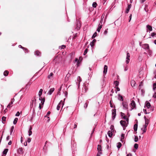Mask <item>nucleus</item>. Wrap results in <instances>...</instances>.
Returning a JSON list of instances; mask_svg holds the SVG:
<instances>
[{
	"instance_id": "f257e3e1",
	"label": "nucleus",
	"mask_w": 156,
	"mask_h": 156,
	"mask_svg": "<svg viewBox=\"0 0 156 156\" xmlns=\"http://www.w3.org/2000/svg\"><path fill=\"white\" fill-rule=\"evenodd\" d=\"M111 131H109L107 133L108 136L110 137H111L112 135V132L114 131V126L113 125H111L110 127Z\"/></svg>"
},
{
	"instance_id": "f03ea898",
	"label": "nucleus",
	"mask_w": 156,
	"mask_h": 156,
	"mask_svg": "<svg viewBox=\"0 0 156 156\" xmlns=\"http://www.w3.org/2000/svg\"><path fill=\"white\" fill-rule=\"evenodd\" d=\"M120 122L121 126L123 127V129H125V128L127 126L128 122L127 123L126 121L123 120H121Z\"/></svg>"
},
{
	"instance_id": "7ed1b4c3",
	"label": "nucleus",
	"mask_w": 156,
	"mask_h": 156,
	"mask_svg": "<svg viewBox=\"0 0 156 156\" xmlns=\"http://www.w3.org/2000/svg\"><path fill=\"white\" fill-rule=\"evenodd\" d=\"M64 105V103L62 101H61L60 102L58 105L57 107V109L58 110H59L60 108L61 107H62V108L63 105Z\"/></svg>"
},
{
	"instance_id": "20e7f679",
	"label": "nucleus",
	"mask_w": 156,
	"mask_h": 156,
	"mask_svg": "<svg viewBox=\"0 0 156 156\" xmlns=\"http://www.w3.org/2000/svg\"><path fill=\"white\" fill-rule=\"evenodd\" d=\"M116 111V110L115 109H112V119L113 120H114L115 117Z\"/></svg>"
},
{
	"instance_id": "39448f33",
	"label": "nucleus",
	"mask_w": 156,
	"mask_h": 156,
	"mask_svg": "<svg viewBox=\"0 0 156 156\" xmlns=\"http://www.w3.org/2000/svg\"><path fill=\"white\" fill-rule=\"evenodd\" d=\"M142 48L146 51L149 50V45L148 44H145L142 45Z\"/></svg>"
},
{
	"instance_id": "423d86ee",
	"label": "nucleus",
	"mask_w": 156,
	"mask_h": 156,
	"mask_svg": "<svg viewBox=\"0 0 156 156\" xmlns=\"http://www.w3.org/2000/svg\"><path fill=\"white\" fill-rule=\"evenodd\" d=\"M130 106H131V108L129 110L131 111L136 107V104L134 101H132L130 104Z\"/></svg>"
},
{
	"instance_id": "0eeeda50",
	"label": "nucleus",
	"mask_w": 156,
	"mask_h": 156,
	"mask_svg": "<svg viewBox=\"0 0 156 156\" xmlns=\"http://www.w3.org/2000/svg\"><path fill=\"white\" fill-rule=\"evenodd\" d=\"M129 57H130L129 54V53L127 52V54H126V63L127 64L129 62V61L130 60Z\"/></svg>"
},
{
	"instance_id": "6e6552de",
	"label": "nucleus",
	"mask_w": 156,
	"mask_h": 156,
	"mask_svg": "<svg viewBox=\"0 0 156 156\" xmlns=\"http://www.w3.org/2000/svg\"><path fill=\"white\" fill-rule=\"evenodd\" d=\"M122 105L123 109H128V104L126 102H122Z\"/></svg>"
},
{
	"instance_id": "1a4fd4ad",
	"label": "nucleus",
	"mask_w": 156,
	"mask_h": 156,
	"mask_svg": "<svg viewBox=\"0 0 156 156\" xmlns=\"http://www.w3.org/2000/svg\"><path fill=\"white\" fill-rule=\"evenodd\" d=\"M108 70V66H107L105 65L104 66L103 71L104 74H106L107 73Z\"/></svg>"
},
{
	"instance_id": "9d476101",
	"label": "nucleus",
	"mask_w": 156,
	"mask_h": 156,
	"mask_svg": "<svg viewBox=\"0 0 156 156\" xmlns=\"http://www.w3.org/2000/svg\"><path fill=\"white\" fill-rule=\"evenodd\" d=\"M145 125L144 126H145V127H147L149 124V120L148 119H147L146 118V117L145 116Z\"/></svg>"
},
{
	"instance_id": "9b49d317",
	"label": "nucleus",
	"mask_w": 156,
	"mask_h": 156,
	"mask_svg": "<svg viewBox=\"0 0 156 156\" xmlns=\"http://www.w3.org/2000/svg\"><path fill=\"white\" fill-rule=\"evenodd\" d=\"M32 128L31 126H30L29 130L28 131V135L29 136H31L32 134Z\"/></svg>"
},
{
	"instance_id": "f8f14e48",
	"label": "nucleus",
	"mask_w": 156,
	"mask_h": 156,
	"mask_svg": "<svg viewBox=\"0 0 156 156\" xmlns=\"http://www.w3.org/2000/svg\"><path fill=\"white\" fill-rule=\"evenodd\" d=\"M77 81H78V82L77 83H76V84H78L79 87L80 86V83L81 81V80L80 76H78L77 78Z\"/></svg>"
},
{
	"instance_id": "ddd939ff",
	"label": "nucleus",
	"mask_w": 156,
	"mask_h": 156,
	"mask_svg": "<svg viewBox=\"0 0 156 156\" xmlns=\"http://www.w3.org/2000/svg\"><path fill=\"white\" fill-rule=\"evenodd\" d=\"M54 90L55 88H51L48 93V94L50 95H51L52 92L54 91Z\"/></svg>"
},
{
	"instance_id": "4468645a",
	"label": "nucleus",
	"mask_w": 156,
	"mask_h": 156,
	"mask_svg": "<svg viewBox=\"0 0 156 156\" xmlns=\"http://www.w3.org/2000/svg\"><path fill=\"white\" fill-rule=\"evenodd\" d=\"M96 40L94 39L93 40L92 42L90 43V44L91 47H93L95 43L96 42Z\"/></svg>"
},
{
	"instance_id": "2eb2a0df",
	"label": "nucleus",
	"mask_w": 156,
	"mask_h": 156,
	"mask_svg": "<svg viewBox=\"0 0 156 156\" xmlns=\"http://www.w3.org/2000/svg\"><path fill=\"white\" fill-rule=\"evenodd\" d=\"M118 99L120 101H123V100L122 96L119 94H118Z\"/></svg>"
},
{
	"instance_id": "dca6fc26",
	"label": "nucleus",
	"mask_w": 156,
	"mask_h": 156,
	"mask_svg": "<svg viewBox=\"0 0 156 156\" xmlns=\"http://www.w3.org/2000/svg\"><path fill=\"white\" fill-rule=\"evenodd\" d=\"M147 30H149L150 31H151L152 30V27L151 26L148 25L147 26Z\"/></svg>"
},
{
	"instance_id": "f3484780",
	"label": "nucleus",
	"mask_w": 156,
	"mask_h": 156,
	"mask_svg": "<svg viewBox=\"0 0 156 156\" xmlns=\"http://www.w3.org/2000/svg\"><path fill=\"white\" fill-rule=\"evenodd\" d=\"M102 25L101 24L100 25V24H99V25L97 29V31L98 32H100L101 29V28L102 27Z\"/></svg>"
},
{
	"instance_id": "a211bd4d",
	"label": "nucleus",
	"mask_w": 156,
	"mask_h": 156,
	"mask_svg": "<svg viewBox=\"0 0 156 156\" xmlns=\"http://www.w3.org/2000/svg\"><path fill=\"white\" fill-rule=\"evenodd\" d=\"M131 85L132 87H134L136 83L135 82L134 80H131L130 81Z\"/></svg>"
},
{
	"instance_id": "6ab92c4d",
	"label": "nucleus",
	"mask_w": 156,
	"mask_h": 156,
	"mask_svg": "<svg viewBox=\"0 0 156 156\" xmlns=\"http://www.w3.org/2000/svg\"><path fill=\"white\" fill-rule=\"evenodd\" d=\"M53 75V73H51L50 74L48 75V78L49 79H51L52 77V76Z\"/></svg>"
},
{
	"instance_id": "aec40b11",
	"label": "nucleus",
	"mask_w": 156,
	"mask_h": 156,
	"mask_svg": "<svg viewBox=\"0 0 156 156\" xmlns=\"http://www.w3.org/2000/svg\"><path fill=\"white\" fill-rule=\"evenodd\" d=\"M105 12H104L103 14H102V16L101 18V22H100V23H101V24H102V20H103V19L104 18V16H105Z\"/></svg>"
},
{
	"instance_id": "412c9836",
	"label": "nucleus",
	"mask_w": 156,
	"mask_h": 156,
	"mask_svg": "<svg viewBox=\"0 0 156 156\" xmlns=\"http://www.w3.org/2000/svg\"><path fill=\"white\" fill-rule=\"evenodd\" d=\"M105 12H104L103 14H102V16L101 18V22H100V23H101V24H102V20H103V19L104 18V16H105Z\"/></svg>"
},
{
	"instance_id": "4be33fe9",
	"label": "nucleus",
	"mask_w": 156,
	"mask_h": 156,
	"mask_svg": "<svg viewBox=\"0 0 156 156\" xmlns=\"http://www.w3.org/2000/svg\"><path fill=\"white\" fill-rule=\"evenodd\" d=\"M105 12H104L103 14H102V16L101 18V22H100V23H101V24H102V20H103V19L104 18V16H105Z\"/></svg>"
},
{
	"instance_id": "5701e85b",
	"label": "nucleus",
	"mask_w": 156,
	"mask_h": 156,
	"mask_svg": "<svg viewBox=\"0 0 156 156\" xmlns=\"http://www.w3.org/2000/svg\"><path fill=\"white\" fill-rule=\"evenodd\" d=\"M137 124H135L133 126L134 130L135 131H136L137 129Z\"/></svg>"
},
{
	"instance_id": "b1692460",
	"label": "nucleus",
	"mask_w": 156,
	"mask_h": 156,
	"mask_svg": "<svg viewBox=\"0 0 156 156\" xmlns=\"http://www.w3.org/2000/svg\"><path fill=\"white\" fill-rule=\"evenodd\" d=\"M42 92H43V90L41 89H40L39 91V93H38V95L40 97L41 96L42 93Z\"/></svg>"
},
{
	"instance_id": "393cba45",
	"label": "nucleus",
	"mask_w": 156,
	"mask_h": 156,
	"mask_svg": "<svg viewBox=\"0 0 156 156\" xmlns=\"http://www.w3.org/2000/svg\"><path fill=\"white\" fill-rule=\"evenodd\" d=\"M156 89V83H155L153 84V90L154 92H155V89Z\"/></svg>"
},
{
	"instance_id": "a878e982",
	"label": "nucleus",
	"mask_w": 156,
	"mask_h": 156,
	"mask_svg": "<svg viewBox=\"0 0 156 156\" xmlns=\"http://www.w3.org/2000/svg\"><path fill=\"white\" fill-rule=\"evenodd\" d=\"M40 52L38 51H37L35 52V55L37 56H40Z\"/></svg>"
},
{
	"instance_id": "bb28decb",
	"label": "nucleus",
	"mask_w": 156,
	"mask_h": 156,
	"mask_svg": "<svg viewBox=\"0 0 156 156\" xmlns=\"http://www.w3.org/2000/svg\"><path fill=\"white\" fill-rule=\"evenodd\" d=\"M39 99L40 100V101H41V103H42V105H43L44 104V101H45V99H42V98H39Z\"/></svg>"
},
{
	"instance_id": "cd10ccee",
	"label": "nucleus",
	"mask_w": 156,
	"mask_h": 156,
	"mask_svg": "<svg viewBox=\"0 0 156 156\" xmlns=\"http://www.w3.org/2000/svg\"><path fill=\"white\" fill-rule=\"evenodd\" d=\"M8 151V149H5L3 152V154H6Z\"/></svg>"
},
{
	"instance_id": "c85d7f7f",
	"label": "nucleus",
	"mask_w": 156,
	"mask_h": 156,
	"mask_svg": "<svg viewBox=\"0 0 156 156\" xmlns=\"http://www.w3.org/2000/svg\"><path fill=\"white\" fill-rule=\"evenodd\" d=\"M147 51V52L148 53L149 55L151 56V54H152V51L151 50L149 49V50H148Z\"/></svg>"
},
{
	"instance_id": "c756f323",
	"label": "nucleus",
	"mask_w": 156,
	"mask_h": 156,
	"mask_svg": "<svg viewBox=\"0 0 156 156\" xmlns=\"http://www.w3.org/2000/svg\"><path fill=\"white\" fill-rule=\"evenodd\" d=\"M97 5V4L96 2H94L92 4V6L94 8L96 7Z\"/></svg>"
},
{
	"instance_id": "7c9ffc66",
	"label": "nucleus",
	"mask_w": 156,
	"mask_h": 156,
	"mask_svg": "<svg viewBox=\"0 0 156 156\" xmlns=\"http://www.w3.org/2000/svg\"><path fill=\"white\" fill-rule=\"evenodd\" d=\"M9 73V71L7 70H5L4 73L3 74L4 76H6L8 75Z\"/></svg>"
},
{
	"instance_id": "2f4dec72",
	"label": "nucleus",
	"mask_w": 156,
	"mask_h": 156,
	"mask_svg": "<svg viewBox=\"0 0 156 156\" xmlns=\"http://www.w3.org/2000/svg\"><path fill=\"white\" fill-rule=\"evenodd\" d=\"M122 146L121 143L119 142L117 144V147L118 149L120 148Z\"/></svg>"
},
{
	"instance_id": "473e14b6",
	"label": "nucleus",
	"mask_w": 156,
	"mask_h": 156,
	"mask_svg": "<svg viewBox=\"0 0 156 156\" xmlns=\"http://www.w3.org/2000/svg\"><path fill=\"white\" fill-rule=\"evenodd\" d=\"M114 84L115 86H118L119 84V82L117 81H114Z\"/></svg>"
},
{
	"instance_id": "72a5a7b5",
	"label": "nucleus",
	"mask_w": 156,
	"mask_h": 156,
	"mask_svg": "<svg viewBox=\"0 0 156 156\" xmlns=\"http://www.w3.org/2000/svg\"><path fill=\"white\" fill-rule=\"evenodd\" d=\"M123 119H124L126 120L127 122H128V119L127 118V116H124L123 117H122Z\"/></svg>"
},
{
	"instance_id": "f704fd0d",
	"label": "nucleus",
	"mask_w": 156,
	"mask_h": 156,
	"mask_svg": "<svg viewBox=\"0 0 156 156\" xmlns=\"http://www.w3.org/2000/svg\"><path fill=\"white\" fill-rule=\"evenodd\" d=\"M18 120V119L17 118H15L14 120V121L13 122V123L14 124H16L17 123Z\"/></svg>"
},
{
	"instance_id": "c9c22d12",
	"label": "nucleus",
	"mask_w": 156,
	"mask_h": 156,
	"mask_svg": "<svg viewBox=\"0 0 156 156\" xmlns=\"http://www.w3.org/2000/svg\"><path fill=\"white\" fill-rule=\"evenodd\" d=\"M146 106L148 108H149L150 107H151V104L149 102H147L146 104Z\"/></svg>"
},
{
	"instance_id": "e433bc0d",
	"label": "nucleus",
	"mask_w": 156,
	"mask_h": 156,
	"mask_svg": "<svg viewBox=\"0 0 156 156\" xmlns=\"http://www.w3.org/2000/svg\"><path fill=\"white\" fill-rule=\"evenodd\" d=\"M134 147L136 149H137L138 147V145L137 144H135L134 145Z\"/></svg>"
},
{
	"instance_id": "4c0bfd02",
	"label": "nucleus",
	"mask_w": 156,
	"mask_h": 156,
	"mask_svg": "<svg viewBox=\"0 0 156 156\" xmlns=\"http://www.w3.org/2000/svg\"><path fill=\"white\" fill-rule=\"evenodd\" d=\"M143 130V133H145L146 131L147 130V127H145V126H144V129H142Z\"/></svg>"
},
{
	"instance_id": "58836bf2",
	"label": "nucleus",
	"mask_w": 156,
	"mask_h": 156,
	"mask_svg": "<svg viewBox=\"0 0 156 156\" xmlns=\"http://www.w3.org/2000/svg\"><path fill=\"white\" fill-rule=\"evenodd\" d=\"M14 126H12L11 127V130H10V134L11 135L12 134V132L13 131V130L14 129Z\"/></svg>"
},
{
	"instance_id": "ea45409f",
	"label": "nucleus",
	"mask_w": 156,
	"mask_h": 156,
	"mask_svg": "<svg viewBox=\"0 0 156 156\" xmlns=\"http://www.w3.org/2000/svg\"><path fill=\"white\" fill-rule=\"evenodd\" d=\"M96 36H97V33L96 32L92 35V39L94 38Z\"/></svg>"
},
{
	"instance_id": "a19ab883",
	"label": "nucleus",
	"mask_w": 156,
	"mask_h": 156,
	"mask_svg": "<svg viewBox=\"0 0 156 156\" xmlns=\"http://www.w3.org/2000/svg\"><path fill=\"white\" fill-rule=\"evenodd\" d=\"M138 140V137L137 136H135L134 138V141L135 142H137Z\"/></svg>"
},
{
	"instance_id": "79ce46f5",
	"label": "nucleus",
	"mask_w": 156,
	"mask_h": 156,
	"mask_svg": "<svg viewBox=\"0 0 156 156\" xmlns=\"http://www.w3.org/2000/svg\"><path fill=\"white\" fill-rule=\"evenodd\" d=\"M131 4H129L128 5V7L126 9V10H130V9L131 8Z\"/></svg>"
},
{
	"instance_id": "37998d69",
	"label": "nucleus",
	"mask_w": 156,
	"mask_h": 156,
	"mask_svg": "<svg viewBox=\"0 0 156 156\" xmlns=\"http://www.w3.org/2000/svg\"><path fill=\"white\" fill-rule=\"evenodd\" d=\"M13 104L12 102H11L10 103H9V105H8L7 107V108H10V107L12 106V105Z\"/></svg>"
},
{
	"instance_id": "c03bdc74",
	"label": "nucleus",
	"mask_w": 156,
	"mask_h": 156,
	"mask_svg": "<svg viewBox=\"0 0 156 156\" xmlns=\"http://www.w3.org/2000/svg\"><path fill=\"white\" fill-rule=\"evenodd\" d=\"M66 46L64 45H62L61 46L59 47V48L60 49H64L65 48Z\"/></svg>"
},
{
	"instance_id": "a18cd8bd",
	"label": "nucleus",
	"mask_w": 156,
	"mask_h": 156,
	"mask_svg": "<svg viewBox=\"0 0 156 156\" xmlns=\"http://www.w3.org/2000/svg\"><path fill=\"white\" fill-rule=\"evenodd\" d=\"M88 51V49L87 48H86L84 51L83 55H85L87 52Z\"/></svg>"
},
{
	"instance_id": "49530a36",
	"label": "nucleus",
	"mask_w": 156,
	"mask_h": 156,
	"mask_svg": "<svg viewBox=\"0 0 156 156\" xmlns=\"http://www.w3.org/2000/svg\"><path fill=\"white\" fill-rule=\"evenodd\" d=\"M121 140H122V139H123L124 138V137H125L124 134H122L121 135Z\"/></svg>"
},
{
	"instance_id": "de8ad7c7",
	"label": "nucleus",
	"mask_w": 156,
	"mask_h": 156,
	"mask_svg": "<svg viewBox=\"0 0 156 156\" xmlns=\"http://www.w3.org/2000/svg\"><path fill=\"white\" fill-rule=\"evenodd\" d=\"M98 149V150L99 151H101V146L100 145H98V148H97Z\"/></svg>"
},
{
	"instance_id": "09e8293b",
	"label": "nucleus",
	"mask_w": 156,
	"mask_h": 156,
	"mask_svg": "<svg viewBox=\"0 0 156 156\" xmlns=\"http://www.w3.org/2000/svg\"><path fill=\"white\" fill-rule=\"evenodd\" d=\"M23 51H24L25 53H27L28 51V50L27 49L25 48H23Z\"/></svg>"
},
{
	"instance_id": "8fccbe9b",
	"label": "nucleus",
	"mask_w": 156,
	"mask_h": 156,
	"mask_svg": "<svg viewBox=\"0 0 156 156\" xmlns=\"http://www.w3.org/2000/svg\"><path fill=\"white\" fill-rule=\"evenodd\" d=\"M120 114L121 116L122 117H123L124 116H125V114L122 112H120Z\"/></svg>"
},
{
	"instance_id": "3c124183",
	"label": "nucleus",
	"mask_w": 156,
	"mask_h": 156,
	"mask_svg": "<svg viewBox=\"0 0 156 156\" xmlns=\"http://www.w3.org/2000/svg\"><path fill=\"white\" fill-rule=\"evenodd\" d=\"M143 111H144V112L145 114H147L149 113V112H147L146 109H144Z\"/></svg>"
},
{
	"instance_id": "603ef678",
	"label": "nucleus",
	"mask_w": 156,
	"mask_h": 156,
	"mask_svg": "<svg viewBox=\"0 0 156 156\" xmlns=\"http://www.w3.org/2000/svg\"><path fill=\"white\" fill-rule=\"evenodd\" d=\"M50 113H51V112H50V111H48V112H47V115H46L45 116V117H47L48 116V115H50Z\"/></svg>"
},
{
	"instance_id": "864d4df0",
	"label": "nucleus",
	"mask_w": 156,
	"mask_h": 156,
	"mask_svg": "<svg viewBox=\"0 0 156 156\" xmlns=\"http://www.w3.org/2000/svg\"><path fill=\"white\" fill-rule=\"evenodd\" d=\"M20 115V113L19 112H17L16 113V114L15 115L16 116H18Z\"/></svg>"
},
{
	"instance_id": "5fc2aeb1",
	"label": "nucleus",
	"mask_w": 156,
	"mask_h": 156,
	"mask_svg": "<svg viewBox=\"0 0 156 156\" xmlns=\"http://www.w3.org/2000/svg\"><path fill=\"white\" fill-rule=\"evenodd\" d=\"M88 103H87V102H86L85 105H84V107L85 108H86L87 107V105H88Z\"/></svg>"
},
{
	"instance_id": "6e6d98bb",
	"label": "nucleus",
	"mask_w": 156,
	"mask_h": 156,
	"mask_svg": "<svg viewBox=\"0 0 156 156\" xmlns=\"http://www.w3.org/2000/svg\"><path fill=\"white\" fill-rule=\"evenodd\" d=\"M132 14H130V16H129V22H130V20L131 19V18H132Z\"/></svg>"
},
{
	"instance_id": "4d7b16f0",
	"label": "nucleus",
	"mask_w": 156,
	"mask_h": 156,
	"mask_svg": "<svg viewBox=\"0 0 156 156\" xmlns=\"http://www.w3.org/2000/svg\"><path fill=\"white\" fill-rule=\"evenodd\" d=\"M151 35L152 37H153L156 35V34L154 33H153L151 34Z\"/></svg>"
},
{
	"instance_id": "13d9d810",
	"label": "nucleus",
	"mask_w": 156,
	"mask_h": 156,
	"mask_svg": "<svg viewBox=\"0 0 156 156\" xmlns=\"http://www.w3.org/2000/svg\"><path fill=\"white\" fill-rule=\"evenodd\" d=\"M31 140V139H30V138H28V139H27V142L28 143H30V142Z\"/></svg>"
},
{
	"instance_id": "bf43d9fd",
	"label": "nucleus",
	"mask_w": 156,
	"mask_h": 156,
	"mask_svg": "<svg viewBox=\"0 0 156 156\" xmlns=\"http://www.w3.org/2000/svg\"><path fill=\"white\" fill-rule=\"evenodd\" d=\"M2 119L4 121H5L6 119V118L3 116L2 117Z\"/></svg>"
},
{
	"instance_id": "052dcab7",
	"label": "nucleus",
	"mask_w": 156,
	"mask_h": 156,
	"mask_svg": "<svg viewBox=\"0 0 156 156\" xmlns=\"http://www.w3.org/2000/svg\"><path fill=\"white\" fill-rule=\"evenodd\" d=\"M153 97H154V98H156V91L154 92V95H153Z\"/></svg>"
},
{
	"instance_id": "680f3d73",
	"label": "nucleus",
	"mask_w": 156,
	"mask_h": 156,
	"mask_svg": "<svg viewBox=\"0 0 156 156\" xmlns=\"http://www.w3.org/2000/svg\"><path fill=\"white\" fill-rule=\"evenodd\" d=\"M107 32H108V31H107V30H105L104 32V34L105 35H106L107 33Z\"/></svg>"
},
{
	"instance_id": "e2e57ef3",
	"label": "nucleus",
	"mask_w": 156,
	"mask_h": 156,
	"mask_svg": "<svg viewBox=\"0 0 156 156\" xmlns=\"http://www.w3.org/2000/svg\"><path fill=\"white\" fill-rule=\"evenodd\" d=\"M128 69V68L127 67H126L124 69V71H126Z\"/></svg>"
},
{
	"instance_id": "0e129e2a",
	"label": "nucleus",
	"mask_w": 156,
	"mask_h": 156,
	"mask_svg": "<svg viewBox=\"0 0 156 156\" xmlns=\"http://www.w3.org/2000/svg\"><path fill=\"white\" fill-rule=\"evenodd\" d=\"M75 62H77L78 64L79 63V61H78V59L77 58H76L75 59Z\"/></svg>"
},
{
	"instance_id": "69168bd1",
	"label": "nucleus",
	"mask_w": 156,
	"mask_h": 156,
	"mask_svg": "<svg viewBox=\"0 0 156 156\" xmlns=\"http://www.w3.org/2000/svg\"><path fill=\"white\" fill-rule=\"evenodd\" d=\"M12 144V142L11 140H10L8 143L9 145H11Z\"/></svg>"
},
{
	"instance_id": "338daca9",
	"label": "nucleus",
	"mask_w": 156,
	"mask_h": 156,
	"mask_svg": "<svg viewBox=\"0 0 156 156\" xmlns=\"http://www.w3.org/2000/svg\"><path fill=\"white\" fill-rule=\"evenodd\" d=\"M19 48H22L23 49V48H24L22 47L21 45H19Z\"/></svg>"
},
{
	"instance_id": "774afa93",
	"label": "nucleus",
	"mask_w": 156,
	"mask_h": 156,
	"mask_svg": "<svg viewBox=\"0 0 156 156\" xmlns=\"http://www.w3.org/2000/svg\"><path fill=\"white\" fill-rule=\"evenodd\" d=\"M64 94L66 97L68 94L67 92V91H65L64 92Z\"/></svg>"
}]
</instances>
